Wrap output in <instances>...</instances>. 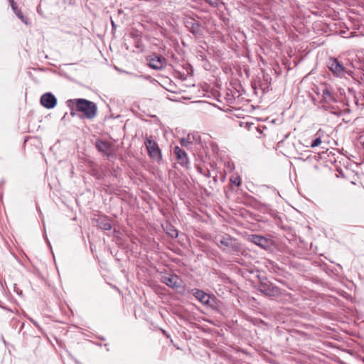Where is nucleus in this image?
Returning a JSON list of instances; mask_svg holds the SVG:
<instances>
[{"label":"nucleus","instance_id":"obj_32","mask_svg":"<svg viewBox=\"0 0 364 364\" xmlns=\"http://www.w3.org/2000/svg\"><path fill=\"white\" fill-rule=\"evenodd\" d=\"M223 71L225 73H227L228 72V67H226V66L223 67Z\"/></svg>","mask_w":364,"mask_h":364},{"label":"nucleus","instance_id":"obj_31","mask_svg":"<svg viewBox=\"0 0 364 364\" xmlns=\"http://www.w3.org/2000/svg\"><path fill=\"white\" fill-rule=\"evenodd\" d=\"M228 112H229V117H230L231 115H233V114H232V109H228Z\"/></svg>","mask_w":364,"mask_h":364},{"label":"nucleus","instance_id":"obj_30","mask_svg":"<svg viewBox=\"0 0 364 364\" xmlns=\"http://www.w3.org/2000/svg\"><path fill=\"white\" fill-rule=\"evenodd\" d=\"M45 239H46V240L47 244L48 245V246H49L50 247H51L50 243V242H49V240H48V237H46V235H45Z\"/></svg>","mask_w":364,"mask_h":364},{"label":"nucleus","instance_id":"obj_16","mask_svg":"<svg viewBox=\"0 0 364 364\" xmlns=\"http://www.w3.org/2000/svg\"><path fill=\"white\" fill-rule=\"evenodd\" d=\"M164 229L171 238H176L178 236V230L171 223H167Z\"/></svg>","mask_w":364,"mask_h":364},{"label":"nucleus","instance_id":"obj_3","mask_svg":"<svg viewBox=\"0 0 364 364\" xmlns=\"http://www.w3.org/2000/svg\"><path fill=\"white\" fill-rule=\"evenodd\" d=\"M148 65L155 70H161L166 66V59L156 53L147 57Z\"/></svg>","mask_w":364,"mask_h":364},{"label":"nucleus","instance_id":"obj_21","mask_svg":"<svg viewBox=\"0 0 364 364\" xmlns=\"http://www.w3.org/2000/svg\"><path fill=\"white\" fill-rule=\"evenodd\" d=\"M180 144L183 146V147H186L187 149H189L190 146L191 145V141H190L189 140H188V136L186 137H182L181 139H180Z\"/></svg>","mask_w":364,"mask_h":364},{"label":"nucleus","instance_id":"obj_42","mask_svg":"<svg viewBox=\"0 0 364 364\" xmlns=\"http://www.w3.org/2000/svg\"><path fill=\"white\" fill-rule=\"evenodd\" d=\"M10 3L12 2V0H9Z\"/></svg>","mask_w":364,"mask_h":364},{"label":"nucleus","instance_id":"obj_14","mask_svg":"<svg viewBox=\"0 0 364 364\" xmlns=\"http://www.w3.org/2000/svg\"><path fill=\"white\" fill-rule=\"evenodd\" d=\"M250 238L251 242L261 247H266L268 245V241L267 238L263 236L252 235H250Z\"/></svg>","mask_w":364,"mask_h":364},{"label":"nucleus","instance_id":"obj_18","mask_svg":"<svg viewBox=\"0 0 364 364\" xmlns=\"http://www.w3.org/2000/svg\"><path fill=\"white\" fill-rule=\"evenodd\" d=\"M216 242L220 247H221V246H223V250H225L226 248L228 247V238H225L224 237H220L216 240Z\"/></svg>","mask_w":364,"mask_h":364},{"label":"nucleus","instance_id":"obj_28","mask_svg":"<svg viewBox=\"0 0 364 364\" xmlns=\"http://www.w3.org/2000/svg\"><path fill=\"white\" fill-rule=\"evenodd\" d=\"M218 109H220V110L223 111V112H228V108H225V106H223V107H218Z\"/></svg>","mask_w":364,"mask_h":364},{"label":"nucleus","instance_id":"obj_8","mask_svg":"<svg viewBox=\"0 0 364 364\" xmlns=\"http://www.w3.org/2000/svg\"><path fill=\"white\" fill-rule=\"evenodd\" d=\"M95 145L97 151L102 153L103 155H105L108 157L111 156L110 150L112 146L108 141L98 139L96 140Z\"/></svg>","mask_w":364,"mask_h":364},{"label":"nucleus","instance_id":"obj_19","mask_svg":"<svg viewBox=\"0 0 364 364\" xmlns=\"http://www.w3.org/2000/svg\"><path fill=\"white\" fill-rule=\"evenodd\" d=\"M230 181L232 185L239 187L241 185V178L239 176H232L230 178Z\"/></svg>","mask_w":364,"mask_h":364},{"label":"nucleus","instance_id":"obj_20","mask_svg":"<svg viewBox=\"0 0 364 364\" xmlns=\"http://www.w3.org/2000/svg\"><path fill=\"white\" fill-rule=\"evenodd\" d=\"M70 102V100H67L66 101V105L67 106L70 108V115L72 117H74L77 114L76 112H78L76 109V106H75V103H73V104H69Z\"/></svg>","mask_w":364,"mask_h":364},{"label":"nucleus","instance_id":"obj_7","mask_svg":"<svg viewBox=\"0 0 364 364\" xmlns=\"http://www.w3.org/2000/svg\"><path fill=\"white\" fill-rule=\"evenodd\" d=\"M261 292L269 296H276L279 295V289L270 283L262 282L259 285Z\"/></svg>","mask_w":364,"mask_h":364},{"label":"nucleus","instance_id":"obj_36","mask_svg":"<svg viewBox=\"0 0 364 364\" xmlns=\"http://www.w3.org/2000/svg\"><path fill=\"white\" fill-rule=\"evenodd\" d=\"M224 99H225V100H228V92L225 94V96Z\"/></svg>","mask_w":364,"mask_h":364},{"label":"nucleus","instance_id":"obj_15","mask_svg":"<svg viewBox=\"0 0 364 364\" xmlns=\"http://www.w3.org/2000/svg\"><path fill=\"white\" fill-rule=\"evenodd\" d=\"M186 26L187 28H190V31L193 34H197L201 27L200 23L194 20L187 21L186 22Z\"/></svg>","mask_w":364,"mask_h":364},{"label":"nucleus","instance_id":"obj_38","mask_svg":"<svg viewBox=\"0 0 364 364\" xmlns=\"http://www.w3.org/2000/svg\"><path fill=\"white\" fill-rule=\"evenodd\" d=\"M228 101H229V105L232 103V102H231V99H230V97H229V99H228Z\"/></svg>","mask_w":364,"mask_h":364},{"label":"nucleus","instance_id":"obj_37","mask_svg":"<svg viewBox=\"0 0 364 364\" xmlns=\"http://www.w3.org/2000/svg\"><path fill=\"white\" fill-rule=\"evenodd\" d=\"M224 193H225V197L228 198V191H226L225 190L224 191Z\"/></svg>","mask_w":364,"mask_h":364},{"label":"nucleus","instance_id":"obj_10","mask_svg":"<svg viewBox=\"0 0 364 364\" xmlns=\"http://www.w3.org/2000/svg\"><path fill=\"white\" fill-rule=\"evenodd\" d=\"M178 277L176 274H171L168 276H162L161 281L168 287L173 289H176L180 287L178 282Z\"/></svg>","mask_w":364,"mask_h":364},{"label":"nucleus","instance_id":"obj_1","mask_svg":"<svg viewBox=\"0 0 364 364\" xmlns=\"http://www.w3.org/2000/svg\"><path fill=\"white\" fill-rule=\"evenodd\" d=\"M75 103L76 109L80 119H92L97 114L96 103L85 98L70 99L69 104Z\"/></svg>","mask_w":364,"mask_h":364},{"label":"nucleus","instance_id":"obj_25","mask_svg":"<svg viewBox=\"0 0 364 364\" xmlns=\"http://www.w3.org/2000/svg\"><path fill=\"white\" fill-rule=\"evenodd\" d=\"M110 21H111V25H112V29L116 30L117 26V24L114 23V21H113V19L112 18H110Z\"/></svg>","mask_w":364,"mask_h":364},{"label":"nucleus","instance_id":"obj_9","mask_svg":"<svg viewBox=\"0 0 364 364\" xmlns=\"http://www.w3.org/2000/svg\"><path fill=\"white\" fill-rule=\"evenodd\" d=\"M95 220L97 227L101 230H110L112 228L111 219L105 215H100Z\"/></svg>","mask_w":364,"mask_h":364},{"label":"nucleus","instance_id":"obj_34","mask_svg":"<svg viewBox=\"0 0 364 364\" xmlns=\"http://www.w3.org/2000/svg\"><path fill=\"white\" fill-rule=\"evenodd\" d=\"M23 327H24V323H22L19 331H21Z\"/></svg>","mask_w":364,"mask_h":364},{"label":"nucleus","instance_id":"obj_24","mask_svg":"<svg viewBox=\"0 0 364 364\" xmlns=\"http://www.w3.org/2000/svg\"><path fill=\"white\" fill-rule=\"evenodd\" d=\"M28 320L36 326L37 327L40 331H42V328L41 327V326L38 323L37 321H36L35 320H33L32 318H28Z\"/></svg>","mask_w":364,"mask_h":364},{"label":"nucleus","instance_id":"obj_6","mask_svg":"<svg viewBox=\"0 0 364 364\" xmlns=\"http://www.w3.org/2000/svg\"><path fill=\"white\" fill-rule=\"evenodd\" d=\"M192 291L195 298L201 304L212 306V304H210V301H213L214 299L210 294L198 289H193Z\"/></svg>","mask_w":364,"mask_h":364},{"label":"nucleus","instance_id":"obj_33","mask_svg":"<svg viewBox=\"0 0 364 364\" xmlns=\"http://www.w3.org/2000/svg\"><path fill=\"white\" fill-rule=\"evenodd\" d=\"M37 11L39 14H41V10L39 7L37 8Z\"/></svg>","mask_w":364,"mask_h":364},{"label":"nucleus","instance_id":"obj_23","mask_svg":"<svg viewBox=\"0 0 364 364\" xmlns=\"http://www.w3.org/2000/svg\"><path fill=\"white\" fill-rule=\"evenodd\" d=\"M11 7L14 11V14L19 11L20 9L18 8V6L16 3L14 1V0H12V2H11Z\"/></svg>","mask_w":364,"mask_h":364},{"label":"nucleus","instance_id":"obj_2","mask_svg":"<svg viewBox=\"0 0 364 364\" xmlns=\"http://www.w3.org/2000/svg\"><path fill=\"white\" fill-rule=\"evenodd\" d=\"M144 145L151 159H155L157 161L162 159L161 150L158 144L153 139L152 136H146Z\"/></svg>","mask_w":364,"mask_h":364},{"label":"nucleus","instance_id":"obj_29","mask_svg":"<svg viewBox=\"0 0 364 364\" xmlns=\"http://www.w3.org/2000/svg\"><path fill=\"white\" fill-rule=\"evenodd\" d=\"M76 3V0H69V4L70 5H75Z\"/></svg>","mask_w":364,"mask_h":364},{"label":"nucleus","instance_id":"obj_27","mask_svg":"<svg viewBox=\"0 0 364 364\" xmlns=\"http://www.w3.org/2000/svg\"><path fill=\"white\" fill-rule=\"evenodd\" d=\"M211 4H215L218 6L219 0H208Z\"/></svg>","mask_w":364,"mask_h":364},{"label":"nucleus","instance_id":"obj_22","mask_svg":"<svg viewBox=\"0 0 364 364\" xmlns=\"http://www.w3.org/2000/svg\"><path fill=\"white\" fill-rule=\"evenodd\" d=\"M321 144V137L316 138L311 144V147L314 148L318 146Z\"/></svg>","mask_w":364,"mask_h":364},{"label":"nucleus","instance_id":"obj_17","mask_svg":"<svg viewBox=\"0 0 364 364\" xmlns=\"http://www.w3.org/2000/svg\"><path fill=\"white\" fill-rule=\"evenodd\" d=\"M16 16L19 18L21 19V21L26 25H28L30 24V21H29V18L28 17H26V16L23 15V14L22 13V11L21 10L18 11L17 12H16Z\"/></svg>","mask_w":364,"mask_h":364},{"label":"nucleus","instance_id":"obj_12","mask_svg":"<svg viewBox=\"0 0 364 364\" xmlns=\"http://www.w3.org/2000/svg\"><path fill=\"white\" fill-rule=\"evenodd\" d=\"M188 140L191 141V145H195L198 149H204L205 144L202 141L198 132H193L188 134Z\"/></svg>","mask_w":364,"mask_h":364},{"label":"nucleus","instance_id":"obj_5","mask_svg":"<svg viewBox=\"0 0 364 364\" xmlns=\"http://www.w3.org/2000/svg\"><path fill=\"white\" fill-rule=\"evenodd\" d=\"M173 154L176 156L177 162L183 167L188 168L189 164L187 153L180 148L178 146H175L173 148Z\"/></svg>","mask_w":364,"mask_h":364},{"label":"nucleus","instance_id":"obj_11","mask_svg":"<svg viewBox=\"0 0 364 364\" xmlns=\"http://www.w3.org/2000/svg\"><path fill=\"white\" fill-rule=\"evenodd\" d=\"M329 68L333 73L338 77L343 76L346 73L343 65L336 59H332L330 60Z\"/></svg>","mask_w":364,"mask_h":364},{"label":"nucleus","instance_id":"obj_39","mask_svg":"<svg viewBox=\"0 0 364 364\" xmlns=\"http://www.w3.org/2000/svg\"><path fill=\"white\" fill-rule=\"evenodd\" d=\"M65 115H66V113L63 115V117L62 119H65Z\"/></svg>","mask_w":364,"mask_h":364},{"label":"nucleus","instance_id":"obj_4","mask_svg":"<svg viewBox=\"0 0 364 364\" xmlns=\"http://www.w3.org/2000/svg\"><path fill=\"white\" fill-rule=\"evenodd\" d=\"M40 102L43 107L50 109L56 106L58 100L52 92H48L41 95Z\"/></svg>","mask_w":364,"mask_h":364},{"label":"nucleus","instance_id":"obj_41","mask_svg":"<svg viewBox=\"0 0 364 364\" xmlns=\"http://www.w3.org/2000/svg\"><path fill=\"white\" fill-rule=\"evenodd\" d=\"M222 4L226 9L225 4L222 3Z\"/></svg>","mask_w":364,"mask_h":364},{"label":"nucleus","instance_id":"obj_26","mask_svg":"<svg viewBox=\"0 0 364 364\" xmlns=\"http://www.w3.org/2000/svg\"><path fill=\"white\" fill-rule=\"evenodd\" d=\"M197 169H198V172H200V173H202V174H203V175H205L206 176H208V175H207L205 173H203V168L200 166H197Z\"/></svg>","mask_w":364,"mask_h":364},{"label":"nucleus","instance_id":"obj_35","mask_svg":"<svg viewBox=\"0 0 364 364\" xmlns=\"http://www.w3.org/2000/svg\"><path fill=\"white\" fill-rule=\"evenodd\" d=\"M225 178V175H221V179L224 180Z\"/></svg>","mask_w":364,"mask_h":364},{"label":"nucleus","instance_id":"obj_40","mask_svg":"<svg viewBox=\"0 0 364 364\" xmlns=\"http://www.w3.org/2000/svg\"><path fill=\"white\" fill-rule=\"evenodd\" d=\"M363 71V76H364V65L363 66V68H362Z\"/></svg>","mask_w":364,"mask_h":364},{"label":"nucleus","instance_id":"obj_13","mask_svg":"<svg viewBox=\"0 0 364 364\" xmlns=\"http://www.w3.org/2000/svg\"><path fill=\"white\" fill-rule=\"evenodd\" d=\"M322 102L325 104H331L336 102L333 92L328 87H325L322 90Z\"/></svg>","mask_w":364,"mask_h":364}]
</instances>
